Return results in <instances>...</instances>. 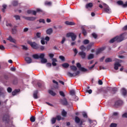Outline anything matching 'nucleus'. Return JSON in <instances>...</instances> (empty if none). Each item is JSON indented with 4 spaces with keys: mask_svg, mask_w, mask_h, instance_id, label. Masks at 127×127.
Segmentation results:
<instances>
[{
    "mask_svg": "<svg viewBox=\"0 0 127 127\" xmlns=\"http://www.w3.org/2000/svg\"><path fill=\"white\" fill-rule=\"evenodd\" d=\"M70 69L71 71H73V73H71V72H67V75L68 76V77H76V76H78L79 74H80V71L78 70L77 71V67L75 65H71L70 66ZM76 71H77L76 72Z\"/></svg>",
    "mask_w": 127,
    "mask_h": 127,
    "instance_id": "nucleus-1",
    "label": "nucleus"
},
{
    "mask_svg": "<svg viewBox=\"0 0 127 127\" xmlns=\"http://www.w3.org/2000/svg\"><path fill=\"white\" fill-rule=\"evenodd\" d=\"M44 57H45V54L43 53L40 54V55L35 54L33 55V58L34 59H41V62L43 64L47 63V59H44Z\"/></svg>",
    "mask_w": 127,
    "mask_h": 127,
    "instance_id": "nucleus-2",
    "label": "nucleus"
},
{
    "mask_svg": "<svg viewBox=\"0 0 127 127\" xmlns=\"http://www.w3.org/2000/svg\"><path fill=\"white\" fill-rule=\"evenodd\" d=\"M117 42H122V41L127 39V34L126 33H123L120 36H117L116 37Z\"/></svg>",
    "mask_w": 127,
    "mask_h": 127,
    "instance_id": "nucleus-3",
    "label": "nucleus"
},
{
    "mask_svg": "<svg viewBox=\"0 0 127 127\" xmlns=\"http://www.w3.org/2000/svg\"><path fill=\"white\" fill-rule=\"evenodd\" d=\"M28 44L30 45L32 48L34 49H38V44L35 42H31L30 41H28Z\"/></svg>",
    "mask_w": 127,
    "mask_h": 127,
    "instance_id": "nucleus-4",
    "label": "nucleus"
},
{
    "mask_svg": "<svg viewBox=\"0 0 127 127\" xmlns=\"http://www.w3.org/2000/svg\"><path fill=\"white\" fill-rule=\"evenodd\" d=\"M66 37H71V40L75 41L77 38V36L74 33L70 32L66 34Z\"/></svg>",
    "mask_w": 127,
    "mask_h": 127,
    "instance_id": "nucleus-5",
    "label": "nucleus"
},
{
    "mask_svg": "<svg viewBox=\"0 0 127 127\" xmlns=\"http://www.w3.org/2000/svg\"><path fill=\"white\" fill-rule=\"evenodd\" d=\"M23 18L26 19V20H29V21H34L36 19L35 17L23 16Z\"/></svg>",
    "mask_w": 127,
    "mask_h": 127,
    "instance_id": "nucleus-6",
    "label": "nucleus"
},
{
    "mask_svg": "<svg viewBox=\"0 0 127 127\" xmlns=\"http://www.w3.org/2000/svg\"><path fill=\"white\" fill-rule=\"evenodd\" d=\"M103 5L105 6V8H104V11L107 13H111L112 11H111V9H110V7H109V6L107 5L106 3H104Z\"/></svg>",
    "mask_w": 127,
    "mask_h": 127,
    "instance_id": "nucleus-7",
    "label": "nucleus"
},
{
    "mask_svg": "<svg viewBox=\"0 0 127 127\" xmlns=\"http://www.w3.org/2000/svg\"><path fill=\"white\" fill-rule=\"evenodd\" d=\"M124 104V102L122 100H118L116 101L115 103L114 106L115 108H118L120 107V106H122Z\"/></svg>",
    "mask_w": 127,
    "mask_h": 127,
    "instance_id": "nucleus-8",
    "label": "nucleus"
},
{
    "mask_svg": "<svg viewBox=\"0 0 127 127\" xmlns=\"http://www.w3.org/2000/svg\"><path fill=\"white\" fill-rule=\"evenodd\" d=\"M78 55L80 56L82 59H85L86 58V56H87V54L84 52L81 51L78 53Z\"/></svg>",
    "mask_w": 127,
    "mask_h": 127,
    "instance_id": "nucleus-9",
    "label": "nucleus"
},
{
    "mask_svg": "<svg viewBox=\"0 0 127 127\" xmlns=\"http://www.w3.org/2000/svg\"><path fill=\"white\" fill-rule=\"evenodd\" d=\"M3 122H4L5 124H8V121H9V117L8 115H4L2 118Z\"/></svg>",
    "mask_w": 127,
    "mask_h": 127,
    "instance_id": "nucleus-10",
    "label": "nucleus"
},
{
    "mask_svg": "<svg viewBox=\"0 0 127 127\" xmlns=\"http://www.w3.org/2000/svg\"><path fill=\"white\" fill-rule=\"evenodd\" d=\"M75 122L76 124H79V123H80V126H82V125H83V121H81L80 118H79V117H75Z\"/></svg>",
    "mask_w": 127,
    "mask_h": 127,
    "instance_id": "nucleus-11",
    "label": "nucleus"
},
{
    "mask_svg": "<svg viewBox=\"0 0 127 127\" xmlns=\"http://www.w3.org/2000/svg\"><path fill=\"white\" fill-rule=\"evenodd\" d=\"M61 103L62 105H64V106H67V105H68V101H67V99L65 98L61 100Z\"/></svg>",
    "mask_w": 127,
    "mask_h": 127,
    "instance_id": "nucleus-12",
    "label": "nucleus"
},
{
    "mask_svg": "<svg viewBox=\"0 0 127 127\" xmlns=\"http://www.w3.org/2000/svg\"><path fill=\"white\" fill-rule=\"evenodd\" d=\"M122 65L119 63H115L114 64L115 70H119V67H121Z\"/></svg>",
    "mask_w": 127,
    "mask_h": 127,
    "instance_id": "nucleus-13",
    "label": "nucleus"
},
{
    "mask_svg": "<svg viewBox=\"0 0 127 127\" xmlns=\"http://www.w3.org/2000/svg\"><path fill=\"white\" fill-rule=\"evenodd\" d=\"M7 40H8L10 41V42H12L13 43H15L16 41H15V39L12 38V37L11 36H9L8 38H7Z\"/></svg>",
    "mask_w": 127,
    "mask_h": 127,
    "instance_id": "nucleus-14",
    "label": "nucleus"
},
{
    "mask_svg": "<svg viewBox=\"0 0 127 127\" xmlns=\"http://www.w3.org/2000/svg\"><path fill=\"white\" fill-rule=\"evenodd\" d=\"M106 49V48L105 47H103L99 49H98L96 53V55H98V54H100V53H101V52H102V51H104V50H105Z\"/></svg>",
    "mask_w": 127,
    "mask_h": 127,
    "instance_id": "nucleus-15",
    "label": "nucleus"
},
{
    "mask_svg": "<svg viewBox=\"0 0 127 127\" xmlns=\"http://www.w3.org/2000/svg\"><path fill=\"white\" fill-rule=\"evenodd\" d=\"M94 44H95L94 42H91L87 46L86 49H87L88 51H89V50L92 48V46H93Z\"/></svg>",
    "mask_w": 127,
    "mask_h": 127,
    "instance_id": "nucleus-16",
    "label": "nucleus"
},
{
    "mask_svg": "<svg viewBox=\"0 0 127 127\" xmlns=\"http://www.w3.org/2000/svg\"><path fill=\"white\" fill-rule=\"evenodd\" d=\"M48 93L50 94V95H51V96H53V97H55V96H56V93L54 92L52 90H49Z\"/></svg>",
    "mask_w": 127,
    "mask_h": 127,
    "instance_id": "nucleus-17",
    "label": "nucleus"
},
{
    "mask_svg": "<svg viewBox=\"0 0 127 127\" xmlns=\"http://www.w3.org/2000/svg\"><path fill=\"white\" fill-rule=\"evenodd\" d=\"M81 30L82 34H83L84 36H86V35H87V31H86V29H85L84 26L81 27Z\"/></svg>",
    "mask_w": 127,
    "mask_h": 127,
    "instance_id": "nucleus-18",
    "label": "nucleus"
},
{
    "mask_svg": "<svg viewBox=\"0 0 127 127\" xmlns=\"http://www.w3.org/2000/svg\"><path fill=\"white\" fill-rule=\"evenodd\" d=\"M25 60L27 62V63H28L29 64L32 62V60H31V58L29 57H26L25 58Z\"/></svg>",
    "mask_w": 127,
    "mask_h": 127,
    "instance_id": "nucleus-19",
    "label": "nucleus"
},
{
    "mask_svg": "<svg viewBox=\"0 0 127 127\" xmlns=\"http://www.w3.org/2000/svg\"><path fill=\"white\" fill-rule=\"evenodd\" d=\"M53 32V29L52 28H49L46 30L47 34L50 35Z\"/></svg>",
    "mask_w": 127,
    "mask_h": 127,
    "instance_id": "nucleus-20",
    "label": "nucleus"
},
{
    "mask_svg": "<svg viewBox=\"0 0 127 127\" xmlns=\"http://www.w3.org/2000/svg\"><path fill=\"white\" fill-rule=\"evenodd\" d=\"M65 24H66V25H75V23L73 22H70L68 21H66L65 22Z\"/></svg>",
    "mask_w": 127,
    "mask_h": 127,
    "instance_id": "nucleus-21",
    "label": "nucleus"
},
{
    "mask_svg": "<svg viewBox=\"0 0 127 127\" xmlns=\"http://www.w3.org/2000/svg\"><path fill=\"white\" fill-rule=\"evenodd\" d=\"M37 94H38V91L36 90L34 92L33 97L34 99H38V96H37Z\"/></svg>",
    "mask_w": 127,
    "mask_h": 127,
    "instance_id": "nucleus-22",
    "label": "nucleus"
},
{
    "mask_svg": "<svg viewBox=\"0 0 127 127\" xmlns=\"http://www.w3.org/2000/svg\"><path fill=\"white\" fill-rule=\"evenodd\" d=\"M70 95L72 96V97H75L76 95V92H75V90H71L70 91Z\"/></svg>",
    "mask_w": 127,
    "mask_h": 127,
    "instance_id": "nucleus-23",
    "label": "nucleus"
},
{
    "mask_svg": "<svg viewBox=\"0 0 127 127\" xmlns=\"http://www.w3.org/2000/svg\"><path fill=\"white\" fill-rule=\"evenodd\" d=\"M86 8H89V7H93V3L90 2L89 3H87L85 5Z\"/></svg>",
    "mask_w": 127,
    "mask_h": 127,
    "instance_id": "nucleus-24",
    "label": "nucleus"
},
{
    "mask_svg": "<svg viewBox=\"0 0 127 127\" xmlns=\"http://www.w3.org/2000/svg\"><path fill=\"white\" fill-rule=\"evenodd\" d=\"M17 26H14V28L12 29V34H15L16 33V31H17V29H16Z\"/></svg>",
    "mask_w": 127,
    "mask_h": 127,
    "instance_id": "nucleus-25",
    "label": "nucleus"
},
{
    "mask_svg": "<svg viewBox=\"0 0 127 127\" xmlns=\"http://www.w3.org/2000/svg\"><path fill=\"white\" fill-rule=\"evenodd\" d=\"M6 7H7V5L6 4H3L2 5V8L1 9L2 12H5V9H6Z\"/></svg>",
    "mask_w": 127,
    "mask_h": 127,
    "instance_id": "nucleus-26",
    "label": "nucleus"
},
{
    "mask_svg": "<svg viewBox=\"0 0 127 127\" xmlns=\"http://www.w3.org/2000/svg\"><path fill=\"white\" fill-rule=\"evenodd\" d=\"M20 91V90H19V89L15 90L14 91H13L12 92V96H15V95H16L17 93H18Z\"/></svg>",
    "mask_w": 127,
    "mask_h": 127,
    "instance_id": "nucleus-27",
    "label": "nucleus"
},
{
    "mask_svg": "<svg viewBox=\"0 0 127 127\" xmlns=\"http://www.w3.org/2000/svg\"><path fill=\"white\" fill-rule=\"evenodd\" d=\"M89 43L90 41L88 39H85L83 41V44H84V45H87V44H89Z\"/></svg>",
    "mask_w": 127,
    "mask_h": 127,
    "instance_id": "nucleus-28",
    "label": "nucleus"
},
{
    "mask_svg": "<svg viewBox=\"0 0 127 127\" xmlns=\"http://www.w3.org/2000/svg\"><path fill=\"white\" fill-rule=\"evenodd\" d=\"M62 66L64 68H68V67H69V64L68 63H64V64H62Z\"/></svg>",
    "mask_w": 127,
    "mask_h": 127,
    "instance_id": "nucleus-29",
    "label": "nucleus"
},
{
    "mask_svg": "<svg viewBox=\"0 0 127 127\" xmlns=\"http://www.w3.org/2000/svg\"><path fill=\"white\" fill-rule=\"evenodd\" d=\"M79 49H80V50H81V51H86V47H85V46L84 45H81Z\"/></svg>",
    "mask_w": 127,
    "mask_h": 127,
    "instance_id": "nucleus-30",
    "label": "nucleus"
},
{
    "mask_svg": "<svg viewBox=\"0 0 127 127\" xmlns=\"http://www.w3.org/2000/svg\"><path fill=\"white\" fill-rule=\"evenodd\" d=\"M110 90H111V91H112V92H114V93H116V92L118 91V88L117 87H111L110 88Z\"/></svg>",
    "mask_w": 127,
    "mask_h": 127,
    "instance_id": "nucleus-31",
    "label": "nucleus"
},
{
    "mask_svg": "<svg viewBox=\"0 0 127 127\" xmlns=\"http://www.w3.org/2000/svg\"><path fill=\"white\" fill-rule=\"evenodd\" d=\"M122 93L123 96H126V95H127V90L125 88H122Z\"/></svg>",
    "mask_w": 127,
    "mask_h": 127,
    "instance_id": "nucleus-32",
    "label": "nucleus"
},
{
    "mask_svg": "<svg viewBox=\"0 0 127 127\" xmlns=\"http://www.w3.org/2000/svg\"><path fill=\"white\" fill-rule=\"evenodd\" d=\"M94 58V55L93 54H90L88 55L87 59L88 60H91V59H93Z\"/></svg>",
    "mask_w": 127,
    "mask_h": 127,
    "instance_id": "nucleus-33",
    "label": "nucleus"
},
{
    "mask_svg": "<svg viewBox=\"0 0 127 127\" xmlns=\"http://www.w3.org/2000/svg\"><path fill=\"white\" fill-rule=\"evenodd\" d=\"M62 116H63V117H64V118L65 117H66V116H67V112L65 111L64 110H63L62 112Z\"/></svg>",
    "mask_w": 127,
    "mask_h": 127,
    "instance_id": "nucleus-34",
    "label": "nucleus"
},
{
    "mask_svg": "<svg viewBox=\"0 0 127 127\" xmlns=\"http://www.w3.org/2000/svg\"><path fill=\"white\" fill-rule=\"evenodd\" d=\"M56 118H52L51 122L52 125H54L56 123Z\"/></svg>",
    "mask_w": 127,
    "mask_h": 127,
    "instance_id": "nucleus-35",
    "label": "nucleus"
},
{
    "mask_svg": "<svg viewBox=\"0 0 127 127\" xmlns=\"http://www.w3.org/2000/svg\"><path fill=\"white\" fill-rule=\"evenodd\" d=\"M113 61V60H112L111 58H108L105 59V63H109L110 62H112Z\"/></svg>",
    "mask_w": 127,
    "mask_h": 127,
    "instance_id": "nucleus-36",
    "label": "nucleus"
},
{
    "mask_svg": "<svg viewBox=\"0 0 127 127\" xmlns=\"http://www.w3.org/2000/svg\"><path fill=\"white\" fill-rule=\"evenodd\" d=\"M12 4L13 6H16V5H17V4H18V1H13L12 2Z\"/></svg>",
    "mask_w": 127,
    "mask_h": 127,
    "instance_id": "nucleus-37",
    "label": "nucleus"
},
{
    "mask_svg": "<svg viewBox=\"0 0 127 127\" xmlns=\"http://www.w3.org/2000/svg\"><path fill=\"white\" fill-rule=\"evenodd\" d=\"M38 49H40L42 51H43L45 49V47L44 46H40L38 45Z\"/></svg>",
    "mask_w": 127,
    "mask_h": 127,
    "instance_id": "nucleus-38",
    "label": "nucleus"
},
{
    "mask_svg": "<svg viewBox=\"0 0 127 127\" xmlns=\"http://www.w3.org/2000/svg\"><path fill=\"white\" fill-rule=\"evenodd\" d=\"M79 70H80L81 72H87V71H88V69L87 68H85L83 67H81Z\"/></svg>",
    "mask_w": 127,
    "mask_h": 127,
    "instance_id": "nucleus-39",
    "label": "nucleus"
},
{
    "mask_svg": "<svg viewBox=\"0 0 127 127\" xmlns=\"http://www.w3.org/2000/svg\"><path fill=\"white\" fill-rule=\"evenodd\" d=\"M30 121L32 122V123H34V122H35V118L34 116H32L30 118Z\"/></svg>",
    "mask_w": 127,
    "mask_h": 127,
    "instance_id": "nucleus-40",
    "label": "nucleus"
},
{
    "mask_svg": "<svg viewBox=\"0 0 127 127\" xmlns=\"http://www.w3.org/2000/svg\"><path fill=\"white\" fill-rule=\"evenodd\" d=\"M115 41H117V38L115 37L110 41V43H114Z\"/></svg>",
    "mask_w": 127,
    "mask_h": 127,
    "instance_id": "nucleus-41",
    "label": "nucleus"
},
{
    "mask_svg": "<svg viewBox=\"0 0 127 127\" xmlns=\"http://www.w3.org/2000/svg\"><path fill=\"white\" fill-rule=\"evenodd\" d=\"M51 4H52V3L51 2H49L48 1H46L45 2V5H51Z\"/></svg>",
    "mask_w": 127,
    "mask_h": 127,
    "instance_id": "nucleus-42",
    "label": "nucleus"
},
{
    "mask_svg": "<svg viewBox=\"0 0 127 127\" xmlns=\"http://www.w3.org/2000/svg\"><path fill=\"white\" fill-rule=\"evenodd\" d=\"M56 120H57V121H61V120L62 119V117L61 116H60V115H58L57 116L56 118Z\"/></svg>",
    "mask_w": 127,
    "mask_h": 127,
    "instance_id": "nucleus-43",
    "label": "nucleus"
},
{
    "mask_svg": "<svg viewBox=\"0 0 127 127\" xmlns=\"http://www.w3.org/2000/svg\"><path fill=\"white\" fill-rule=\"evenodd\" d=\"M76 66L77 67V68H79V70H80V69L81 68V67H82V65H81V64H80V63H78L76 64Z\"/></svg>",
    "mask_w": 127,
    "mask_h": 127,
    "instance_id": "nucleus-44",
    "label": "nucleus"
},
{
    "mask_svg": "<svg viewBox=\"0 0 127 127\" xmlns=\"http://www.w3.org/2000/svg\"><path fill=\"white\" fill-rule=\"evenodd\" d=\"M60 59H61V60H62L63 62L65 61V57L63 56H60L59 57Z\"/></svg>",
    "mask_w": 127,
    "mask_h": 127,
    "instance_id": "nucleus-45",
    "label": "nucleus"
},
{
    "mask_svg": "<svg viewBox=\"0 0 127 127\" xmlns=\"http://www.w3.org/2000/svg\"><path fill=\"white\" fill-rule=\"evenodd\" d=\"M14 17L15 18L16 20H20V16L19 15H14Z\"/></svg>",
    "mask_w": 127,
    "mask_h": 127,
    "instance_id": "nucleus-46",
    "label": "nucleus"
},
{
    "mask_svg": "<svg viewBox=\"0 0 127 127\" xmlns=\"http://www.w3.org/2000/svg\"><path fill=\"white\" fill-rule=\"evenodd\" d=\"M36 36L37 38H40V37H41V33H39V32L37 33Z\"/></svg>",
    "mask_w": 127,
    "mask_h": 127,
    "instance_id": "nucleus-47",
    "label": "nucleus"
},
{
    "mask_svg": "<svg viewBox=\"0 0 127 127\" xmlns=\"http://www.w3.org/2000/svg\"><path fill=\"white\" fill-rule=\"evenodd\" d=\"M60 95L62 96V97H65V94L63 91H60Z\"/></svg>",
    "mask_w": 127,
    "mask_h": 127,
    "instance_id": "nucleus-48",
    "label": "nucleus"
},
{
    "mask_svg": "<svg viewBox=\"0 0 127 127\" xmlns=\"http://www.w3.org/2000/svg\"><path fill=\"white\" fill-rule=\"evenodd\" d=\"M93 37H94V38H95V39H96L97 38V37H98V35H97V34L95 33H93L92 34Z\"/></svg>",
    "mask_w": 127,
    "mask_h": 127,
    "instance_id": "nucleus-49",
    "label": "nucleus"
},
{
    "mask_svg": "<svg viewBox=\"0 0 127 127\" xmlns=\"http://www.w3.org/2000/svg\"><path fill=\"white\" fill-rule=\"evenodd\" d=\"M66 41V38L65 37H63L62 40L61 41L62 44H64V42Z\"/></svg>",
    "mask_w": 127,
    "mask_h": 127,
    "instance_id": "nucleus-50",
    "label": "nucleus"
},
{
    "mask_svg": "<svg viewBox=\"0 0 127 127\" xmlns=\"http://www.w3.org/2000/svg\"><path fill=\"white\" fill-rule=\"evenodd\" d=\"M117 124L112 123L110 125V127H117Z\"/></svg>",
    "mask_w": 127,
    "mask_h": 127,
    "instance_id": "nucleus-51",
    "label": "nucleus"
},
{
    "mask_svg": "<svg viewBox=\"0 0 127 127\" xmlns=\"http://www.w3.org/2000/svg\"><path fill=\"white\" fill-rule=\"evenodd\" d=\"M7 91L8 93H11V92H12V89H11V88L8 87V88L7 89Z\"/></svg>",
    "mask_w": 127,
    "mask_h": 127,
    "instance_id": "nucleus-52",
    "label": "nucleus"
},
{
    "mask_svg": "<svg viewBox=\"0 0 127 127\" xmlns=\"http://www.w3.org/2000/svg\"><path fill=\"white\" fill-rule=\"evenodd\" d=\"M82 116L83 117V118H88V116L87 115V113L83 112L82 113Z\"/></svg>",
    "mask_w": 127,
    "mask_h": 127,
    "instance_id": "nucleus-53",
    "label": "nucleus"
},
{
    "mask_svg": "<svg viewBox=\"0 0 127 127\" xmlns=\"http://www.w3.org/2000/svg\"><path fill=\"white\" fill-rule=\"evenodd\" d=\"M99 93H102V92L103 93H106V92H105V89H104L103 88H101V89H99Z\"/></svg>",
    "mask_w": 127,
    "mask_h": 127,
    "instance_id": "nucleus-54",
    "label": "nucleus"
},
{
    "mask_svg": "<svg viewBox=\"0 0 127 127\" xmlns=\"http://www.w3.org/2000/svg\"><path fill=\"white\" fill-rule=\"evenodd\" d=\"M36 11L37 12H43V11L40 8H37Z\"/></svg>",
    "mask_w": 127,
    "mask_h": 127,
    "instance_id": "nucleus-55",
    "label": "nucleus"
},
{
    "mask_svg": "<svg viewBox=\"0 0 127 127\" xmlns=\"http://www.w3.org/2000/svg\"><path fill=\"white\" fill-rule=\"evenodd\" d=\"M5 48H4V46H3L2 45H0V49L1 50H4Z\"/></svg>",
    "mask_w": 127,
    "mask_h": 127,
    "instance_id": "nucleus-56",
    "label": "nucleus"
},
{
    "mask_svg": "<svg viewBox=\"0 0 127 127\" xmlns=\"http://www.w3.org/2000/svg\"><path fill=\"white\" fill-rule=\"evenodd\" d=\"M73 52L75 53V56H76V55H77V54L78 53V50H77V49H73Z\"/></svg>",
    "mask_w": 127,
    "mask_h": 127,
    "instance_id": "nucleus-57",
    "label": "nucleus"
},
{
    "mask_svg": "<svg viewBox=\"0 0 127 127\" xmlns=\"http://www.w3.org/2000/svg\"><path fill=\"white\" fill-rule=\"evenodd\" d=\"M6 25L9 27H11L12 26V25L10 23H7Z\"/></svg>",
    "mask_w": 127,
    "mask_h": 127,
    "instance_id": "nucleus-58",
    "label": "nucleus"
},
{
    "mask_svg": "<svg viewBox=\"0 0 127 127\" xmlns=\"http://www.w3.org/2000/svg\"><path fill=\"white\" fill-rule=\"evenodd\" d=\"M39 21L40 23L42 22L43 23H45V21L44 19H40L39 20Z\"/></svg>",
    "mask_w": 127,
    "mask_h": 127,
    "instance_id": "nucleus-59",
    "label": "nucleus"
},
{
    "mask_svg": "<svg viewBox=\"0 0 127 127\" xmlns=\"http://www.w3.org/2000/svg\"><path fill=\"white\" fill-rule=\"evenodd\" d=\"M32 10H28L27 11V13H28V14H31V13H32Z\"/></svg>",
    "mask_w": 127,
    "mask_h": 127,
    "instance_id": "nucleus-60",
    "label": "nucleus"
},
{
    "mask_svg": "<svg viewBox=\"0 0 127 127\" xmlns=\"http://www.w3.org/2000/svg\"><path fill=\"white\" fill-rule=\"evenodd\" d=\"M41 43L42 44V45H44L45 44V41H44V39H42L41 40Z\"/></svg>",
    "mask_w": 127,
    "mask_h": 127,
    "instance_id": "nucleus-61",
    "label": "nucleus"
},
{
    "mask_svg": "<svg viewBox=\"0 0 127 127\" xmlns=\"http://www.w3.org/2000/svg\"><path fill=\"white\" fill-rule=\"evenodd\" d=\"M22 46V49L24 50H27L28 49L27 48V47L25 46Z\"/></svg>",
    "mask_w": 127,
    "mask_h": 127,
    "instance_id": "nucleus-62",
    "label": "nucleus"
},
{
    "mask_svg": "<svg viewBox=\"0 0 127 127\" xmlns=\"http://www.w3.org/2000/svg\"><path fill=\"white\" fill-rule=\"evenodd\" d=\"M123 118H127V113H124L123 115H122Z\"/></svg>",
    "mask_w": 127,
    "mask_h": 127,
    "instance_id": "nucleus-63",
    "label": "nucleus"
},
{
    "mask_svg": "<svg viewBox=\"0 0 127 127\" xmlns=\"http://www.w3.org/2000/svg\"><path fill=\"white\" fill-rule=\"evenodd\" d=\"M123 30H124V31H126L127 30V25L125 26L123 28Z\"/></svg>",
    "mask_w": 127,
    "mask_h": 127,
    "instance_id": "nucleus-64",
    "label": "nucleus"
}]
</instances>
